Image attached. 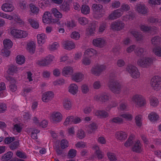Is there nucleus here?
<instances>
[{
  "instance_id": "1",
  "label": "nucleus",
  "mask_w": 161,
  "mask_h": 161,
  "mask_svg": "<svg viewBox=\"0 0 161 161\" xmlns=\"http://www.w3.org/2000/svg\"><path fill=\"white\" fill-rule=\"evenodd\" d=\"M108 86L110 90L113 93L119 94L121 89V86L117 80L110 79L108 83Z\"/></svg>"
},
{
  "instance_id": "2",
  "label": "nucleus",
  "mask_w": 161,
  "mask_h": 161,
  "mask_svg": "<svg viewBox=\"0 0 161 161\" xmlns=\"http://www.w3.org/2000/svg\"><path fill=\"white\" fill-rule=\"evenodd\" d=\"M151 84L154 90L159 89L161 87V78L159 76H154L151 80Z\"/></svg>"
},
{
  "instance_id": "3",
  "label": "nucleus",
  "mask_w": 161,
  "mask_h": 161,
  "mask_svg": "<svg viewBox=\"0 0 161 161\" xmlns=\"http://www.w3.org/2000/svg\"><path fill=\"white\" fill-rule=\"evenodd\" d=\"M42 21L46 24H52L57 22L58 21L57 19L52 18L51 14L48 12H45L42 16Z\"/></svg>"
},
{
  "instance_id": "4",
  "label": "nucleus",
  "mask_w": 161,
  "mask_h": 161,
  "mask_svg": "<svg viewBox=\"0 0 161 161\" xmlns=\"http://www.w3.org/2000/svg\"><path fill=\"white\" fill-rule=\"evenodd\" d=\"M126 70L134 78H137L139 77L140 74L137 68L135 66L129 65L126 68Z\"/></svg>"
},
{
  "instance_id": "5",
  "label": "nucleus",
  "mask_w": 161,
  "mask_h": 161,
  "mask_svg": "<svg viewBox=\"0 0 161 161\" xmlns=\"http://www.w3.org/2000/svg\"><path fill=\"white\" fill-rule=\"evenodd\" d=\"M152 63L153 59L149 58L139 59L137 62L138 65L142 67H147L151 65Z\"/></svg>"
},
{
  "instance_id": "6",
  "label": "nucleus",
  "mask_w": 161,
  "mask_h": 161,
  "mask_svg": "<svg viewBox=\"0 0 161 161\" xmlns=\"http://www.w3.org/2000/svg\"><path fill=\"white\" fill-rule=\"evenodd\" d=\"M125 24L120 20H117L112 22L110 25L111 29L114 30H121L124 29Z\"/></svg>"
},
{
  "instance_id": "7",
  "label": "nucleus",
  "mask_w": 161,
  "mask_h": 161,
  "mask_svg": "<svg viewBox=\"0 0 161 161\" xmlns=\"http://www.w3.org/2000/svg\"><path fill=\"white\" fill-rule=\"evenodd\" d=\"M133 98L136 104L138 107L143 106L145 104V101L144 98L140 95H136Z\"/></svg>"
},
{
  "instance_id": "8",
  "label": "nucleus",
  "mask_w": 161,
  "mask_h": 161,
  "mask_svg": "<svg viewBox=\"0 0 161 161\" xmlns=\"http://www.w3.org/2000/svg\"><path fill=\"white\" fill-rule=\"evenodd\" d=\"M94 98L97 101L104 103L109 100L110 98V96L109 94L105 93L101 95H96Z\"/></svg>"
},
{
  "instance_id": "9",
  "label": "nucleus",
  "mask_w": 161,
  "mask_h": 161,
  "mask_svg": "<svg viewBox=\"0 0 161 161\" xmlns=\"http://www.w3.org/2000/svg\"><path fill=\"white\" fill-rule=\"evenodd\" d=\"M123 14V13L120 8L114 10L108 16L109 19L111 20L117 19L121 17Z\"/></svg>"
},
{
  "instance_id": "10",
  "label": "nucleus",
  "mask_w": 161,
  "mask_h": 161,
  "mask_svg": "<svg viewBox=\"0 0 161 161\" xmlns=\"http://www.w3.org/2000/svg\"><path fill=\"white\" fill-rule=\"evenodd\" d=\"M54 57L51 55H49L46 58L39 62V64L42 66H45L48 65L53 60Z\"/></svg>"
},
{
  "instance_id": "11",
  "label": "nucleus",
  "mask_w": 161,
  "mask_h": 161,
  "mask_svg": "<svg viewBox=\"0 0 161 161\" xmlns=\"http://www.w3.org/2000/svg\"><path fill=\"white\" fill-rule=\"evenodd\" d=\"M135 8L136 11L139 13L145 14L147 13V7L144 5L141 4H137Z\"/></svg>"
},
{
  "instance_id": "12",
  "label": "nucleus",
  "mask_w": 161,
  "mask_h": 161,
  "mask_svg": "<svg viewBox=\"0 0 161 161\" xmlns=\"http://www.w3.org/2000/svg\"><path fill=\"white\" fill-rule=\"evenodd\" d=\"M105 69V67L103 65H97L94 68L92 69L91 71L93 74L97 75L99 74Z\"/></svg>"
},
{
  "instance_id": "13",
  "label": "nucleus",
  "mask_w": 161,
  "mask_h": 161,
  "mask_svg": "<svg viewBox=\"0 0 161 161\" xmlns=\"http://www.w3.org/2000/svg\"><path fill=\"white\" fill-rule=\"evenodd\" d=\"M62 115L59 112L53 114L51 116L52 121L56 123L60 122L62 120Z\"/></svg>"
},
{
  "instance_id": "14",
  "label": "nucleus",
  "mask_w": 161,
  "mask_h": 161,
  "mask_svg": "<svg viewBox=\"0 0 161 161\" xmlns=\"http://www.w3.org/2000/svg\"><path fill=\"white\" fill-rule=\"evenodd\" d=\"M63 45L65 49L71 50L75 47V44L71 41L67 40L63 42Z\"/></svg>"
},
{
  "instance_id": "15",
  "label": "nucleus",
  "mask_w": 161,
  "mask_h": 161,
  "mask_svg": "<svg viewBox=\"0 0 161 161\" xmlns=\"http://www.w3.org/2000/svg\"><path fill=\"white\" fill-rule=\"evenodd\" d=\"M53 92L49 91L45 93V94H44L42 100L44 102H48L53 97Z\"/></svg>"
},
{
  "instance_id": "16",
  "label": "nucleus",
  "mask_w": 161,
  "mask_h": 161,
  "mask_svg": "<svg viewBox=\"0 0 161 161\" xmlns=\"http://www.w3.org/2000/svg\"><path fill=\"white\" fill-rule=\"evenodd\" d=\"M93 44L96 47H102L105 44V41L101 38L94 39L93 41Z\"/></svg>"
},
{
  "instance_id": "17",
  "label": "nucleus",
  "mask_w": 161,
  "mask_h": 161,
  "mask_svg": "<svg viewBox=\"0 0 161 161\" xmlns=\"http://www.w3.org/2000/svg\"><path fill=\"white\" fill-rule=\"evenodd\" d=\"M36 45L34 42L32 41L27 44V50L31 54H33L35 51Z\"/></svg>"
},
{
  "instance_id": "18",
  "label": "nucleus",
  "mask_w": 161,
  "mask_h": 161,
  "mask_svg": "<svg viewBox=\"0 0 161 161\" xmlns=\"http://www.w3.org/2000/svg\"><path fill=\"white\" fill-rule=\"evenodd\" d=\"M2 8L3 11L5 12H11L14 9L12 4L7 3L3 4L2 6Z\"/></svg>"
},
{
  "instance_id": "19",
  "label": "nucleus",
  "mask_w": 161,
  "mask_h": 161,
  "mask_svg": "<svg viewBox=\"0 0 161 161\" xmlns=\"http://www.w3.org/2000/svg\"><path fill=\"white\" fill-rule=\"evenodd\" d=\"M116 136L117 139L121 141L125 140L127 137V134L122 131L117 132L116 134Z\"/></svg>"
},
{
  "instance_id": "20",
  "label": "nucleus",
  "mask_w": 161,
  "mask_h": 161,
  "mask_svg": "<svg viewBox=\"0 0 161 161\" xmlns=\"http://www.w3.org/2000/svg\"><path fill=\"white\" fill-rule=\"evenodd\" d=\"M103 7V6L100 4L94 3L92 5V9L96 13H100L102 11Z\"/></svg>"
},
{
  "instance_id": "21",
  "label": "nucleus",
  "mask_w": 161,
  "mask_h": 161,
  "mask_svg": "<svg viewBox=\"0 0 161 161\" xmlns=\"http://www.w3.org/2000/svg\"><path fill=\"white\" fill-rule=\"evenodd\" d=\"M69 88V92L73 95L76 94L78 92V86L75 84H71Z\"/></svg>"
},
{
  "instance_id": "22",
  "label": "nucleus",
  "mask_w": 161,
  "mask_h": 161,
  "mask_svg": "<svg viewBox=\"0 0 161 161\" xmlns=\"http://www.w3.org/2000/svg\"><path fill=\"white\" fill-rule=\"evenodd\" d=\"M4 47V48L10 49L13 46V43L9 39H5L3 42Z\"/></svg>"
},
{
  "instance_id": "23",
  "label": "nucleus",
  "mask_w": 161,
  "mask_h": 161,
  "mask_svg": "<svg viewBox=\"0 0 161 161\" xmlns=\"http://www.w3.org/2000/svg\"><path fill=\"white\" fill-rule=\"evenodd\" d=\"M82 75L79 73H75L72 76V79L76 82H79L82 80Z\"/></svg>"
},
{
  "instance_id": "24",
  "label": "nucleus",
  "mask_w": 161,
  "mask_h": 161,
  "mask_svg": "<svg viewBox=\"0 0 161 161\" xmlns=\"http://www.w3.org/2000/svg\"><path fill=\"white\" fill-rule=\"evenodd\" d=\"M18 69V68L14 65L11 64L8 70V73L9 75H13L14 73H17Z\"/></svg>"
},
{
  "instance_id": "25",
  "label": "nucleus",
  "mask_w": 161,
  "mask_h": 161,
  "mask_svg": "<svg viewBox=\"0 0 161 161\" xmlns=\"http://www.w3.org/2000/svg\"><path fill=\"white\" fill-rule=\"evenodd\" d=\"M97 52L92 48L87 49L85 52L84 55L86 56L87 55V58L91 57L93 56L94 54H97Z\"/></svg>"
},
{
  "instance_id": "26",
  "label": "nucleus",
  "mask_w": 161,
  "mask_h": 161,
  "mask_svg": "<svg viewBox=\"0 0 161 161\" xmlns=\"http://www.w3.org/2000/svg\"><path fill=\"white\" fill-rule=\"evenodd\" d=\"M132 150L134 152L139 153L141 151V143L139 141H138L132 147Z\"/></svg>"
},
{
  "instance_id": "27",
  "label": "nucleus",
  "mask_w": 161,
  "mask_h": 161,
  "mask_svg": "<svg viewBox=\"0 0 161 161\" xmlns=\"http://www.w3.org/2000/svg\"><path fill=\"white\" fill-rule=\"evenodd\" d=\"M95 114L101 118H106L108 116V113L104 110H98L96 112Z\"/></svg>"
},
{
  "instance_id": "28",
  "label": "nucleus",
  "mask_w": 161,
  "mask_h": 161,
  "mask_svg": "<svg viewBox=\"0 0 161 161\" xmlns=\"http://www.w3.org/2000/svg\"><path fill=\"white\" fill-rule=\"evenodd\" d=\"M73 72L72 68L70 66H67L64 67L62 71V74L64 75H71Z\"/></svg>"
},
{
  "instance_id": "29",
  "label": "nucleus",
  "mask_w": 161,
  "mask_h": 161,
  "mask_svg": "<svg viewBox=\"0 0 161 161\" xmlns=\"http://www.w3.org/2000/svg\"><path fill=\"white\" fill-rule=\"evenodd\" d=\"M131 33L138 41L140 40L142 38V35L141 32L137 31H131Z\"/></svg>"
},
{
  "instance_id": "30",
  "label": "nucleus",
  "mask_w": 161,
  "mask_h": 161,
  "mask_svg": "<svg viewBox=\"0 0 161 161\" xmlns=\"http://www.w3.org/2000/svg\"><path fill=\"white\" fill-rule=\"evenodd\" d=\"M12 155L13 153L11 152H8L2 156L1 159L3 161H7L11 158Z\"/></svg>"
},
{
  "instance_id": "31",
  "label": "nucleus",
  "mask_w": 161,
  "mask_h": 161,
  "mask_svg": "<svg viewBox=\"0 0 161 161\" xmlns=\"http://www.w3.org/2000/svg\"><path fill=\"white\" fill-rule=\"evenodd\" d=\"M61 9L64 12H68L70 9L69 4L66 2H64L60 6Z\"/></svg>"
},
{
  "instance_id": "32",
  "label": "nucleus",
  "mask_w": 161,
  "mask_h": 161,
  "mask_svg": "<svg viewBox=\"0 0 161 161\" xmlns=\"http://www.w3.org/2000/svg\"><path fill=\"white\" fill-rule=\"evenodd\" d=\"M148 118L152 122L156 121L158 118V116L155 112L151 113L148 115Z\"/></svg>"
},
{
  "instance_id": "33",
  "label": "nucleus",
  "mask_w": 161,
  "mask_h": 161,
  "mask_svg": "<svg viewBox=\"0 0 161 161\" xmlns=\"http://www.w3.org/2000/svg\"><path fill=\"white\" fill-rule=\"evenodd\" d=\"M28 21L32 27L35 29H37L38 28L39 24L37 21L31 18L29 19Z\"/></svg>"
},
{
  "instance_id": "34",
  "label": "nucleus",
  "mask_w": 161,
  "mask_h": 161,
  "mask_svg": "<svg viewBox=\"0 0 161 161\" xmlns=\"http://www.w3.org/2000/svg\"><path fill=\"white\" fill-rule=\"evenodd\" d=\"M16 63L19 64H23L25 61V58L23 55H18L16 58Z\"/></svg>"
},
{
  "instance_id": "35",
  "label": "nucleus",
  "mask_w": 161,
  "mask_h": 161,
  "mask_svg": "<svg viewBox=\"0 0 161 161\" xmlns=\"http://www.w3.org/2000/svg\"><path fill=\"white\" fill-rule=\"evenodd\" d=\"M63 106L64 108L67 110L69 109L71 107V103L68 99H65L63 101Z\"/></svg>"
},
{
  "instance_id": "36",
  "label": "nucleus",
  "mask_w": 161,
  "mask_h": 161,
  "mask_svg": "<svg viewBox=\"0 0 161 161\" xmlns=\"http://www.w3.org/2000/svg\"><path fill=\"white\" fill-rule=\"evenodd\" d=\"M145 52V49L141 47L137 48L135 51L136 54L137 56L140 57L144 55Z\"/></svg>"
},
{
  "instance_id": "37",
  "label": "nucleus",
  "mask_w": 161,
  "mask_h": 161,
  "mask_svg": "<svg viewBox=\"0 0 161 161\" xmlns=\"http://www.w3.org/2000/svg\"><path fill=\"white\" fill-rule=\"evenodd\" d=\"M139 26L141 30H157L156 27L154 28L150 26H148L145 25L141 24Z\"/></svg>"
},
{
  "instance_id": "38",
  "label": "nucleus",
  "mask_w": 161,
  "mask_h": 161,
  "mask_svg": "<svg viewBox=\"0 0 161 161\" xmlns=\"http://www.w3.org/2000/svg\"><path fill=\"white\" fill-rule=\"evenodd\" d=\"M110 123H114L117 124H121L123 123V120L120 118L119 117H114L111 119L110 121Z\"/></svg>"
},
{
  "instance_id": "39",
  "label": "nucleus",
  "mask_w": 161,
  "mask_h": 161,
  "mask_svg": "<svg viewBox=\"0 0 161 161\" xmlns=\"http://www.w3.org/2000/svg\"><path fill=\"white\" fill-rule=\"evenodd\" d=\"M97 129L96 124L94 123H92L88 125V132L89 134H90L93 132V130H95Z\"/></svg>"
},
{
  "instance_id": "40",
  "label": "nucleus",
  "mask_w": 161,
  "mask_h": 161,
  "mask_svg": "<svg viewBox=\"0 0 161 161\" xmlns=\"http://www.w3.org/2000/svg\"><path fill=\"white\" fill-rule=\"evenodd\" d=\"M76 151L74 149H71L69 151L67 156L69 158H73L76 155Z\"/></svg>"
},
{
  "instance_id": "41",
  "label": "nucleus",
  "mask_w": 161,
  "mask_h": 161,
  "mask_svg": "<svg viewBox=\"0 0 161 161\" xmlns=\"http://www.w3.org/2000/svg\"><path fill=\"white\" fill-rule=\"evenodd\" d=\"M90 11V9L88 6L86 5L82 6L81 12L82 14H87L89 13Z\"/></svg>"
},
{
  "instance_id": "42",
  "label": "nucleus",
  "mask_w": 161,
  "mask_h": 161,
  "mask_svg": "<svg viewBox=\"0 0 161 161\" xmlns=\"http://www.w3.org/2000/svg\"><path fill=\"white\" fill-rule=\"evenodd\" d=\"M52 12L55 17L59 19L62 17V14L59 12L56 8H53L52 10Z\"/></svg>"
},
{
  "instance_id": "43",
  "label": "nucleus",
  "mask_w": 161,
  "mask_h": 161,
  "mask_svg": "<svg viewBox=\"0 0 161 161\" xmlns=\"http://www.w3.org/2000/svg\"><path fill=\"white\" fill-rule=\"evenodd\" d=\"M52 12L55 17L59 19L62 17V14L59 12L56 8H53L52 10Z\"/></svg>"
},
{
  "instance_id": "44",
  "label": "nucleus",
  "mask_w": 161,
  "mask_h": 161,
  "mask_svg": "<svg viewBox=\"0 0 161 161\" xmlns=\"http://www.w3.org/2000/svg\"><path fill=\"white\" fill-rule=\"evenodd\" d=\"M52 12L55 17L59 19L62 17V14L59 12L56 8H53L52 10Z\"/></svg>"
},
{
  "instance_id": "45",
  "label": "nucleus",
  "mask_w": 161,
  "mask_h": 161,
  "mask_svg": "<svg viewBox=\"0 0 161 161\" xmlns=\"http://www.w3.org/2000/svg\"><path fill=\"white\" fill-rule=\"evenodd\" d=\"M154 53L157 56L161 57V47L156 46L153 50Z\"/></svg>"
},
{
  "instance_id": "46",
  "label": "nucleus",
  "mask_w": 161,
  "mask_h": 161,
  "mask_svg": "<svg viewBox=\"0 0 161 161\" xmlns=\"http://www.w3.org/2000/svg\"><path fill=\"white\" fill-rule=\"evenodd\" d=\"M107 155L110 161H115L117 160L116 155L114 153L108 152L107 153Z\"/></svg>"
},
{
  "instance_id": "47",
  "label": "nucleus",
  "mask_w": 161,
  "mask_h": 161,
  "mask_svg": "<svg viewBox=\"0 0 161 161\" xmlns=\"http://www.w3.org/2000/svg\"><path fill=\"white\" fill-rule=\"evenodd\" d=\"M30 9L31 11L34 14H37L39 12V9L38 8L36 7L33 4H30Z\"/></svg>"
},
{
  "instance_id": "48",
  "label": "nucleus",
  "mask_w": 161,
  "mask_h": 161,
  "mask_svg": "<svg viewBox=\"0 0 161 161\" xmlns=\"http://www.w3.org/2000/svg\"><path fill=\"white\" fill-rule=\"evenodd\" d=\"M158 99L155 97H151L150 98V104L153 107L156 106L158 104Z\"/></svg>"
},
{
  "instance_id": "49",
  "label": "nucleus",
  "mask_w": 161,
  "mask_h": 161,
  "mask_svg": "<svg viewBox=\"0 0 161 161\" xmlns=\"http://www.w3.org/2000/svg\"><path fill=\"white\" fill-rule=\"evenodd\" d=\"M11 17L12 19H10V20L14 19L20 25L24 24V21H22L18 17V16L16 14L14 15L13 16H11Z\"/></svg>"
},
{
  "instance_id": "50",
  "label": "nucleus",
  "mask_w": 161,
  "mask_h": 161,
  "mask_svg": "<svg viewBox=\"0 0 161 161\" xmlns=\"http://www.w3.org/2000/svg\"><path fill=\"white\" fill-rule=\"evenodd\" d=\"M77 136L79 138L82 139L85 136L86 134L84 131L80 129L78 130Z\"/></svg>"
},
{
  "instance_id": "51",
  "label": "nucleus",
  "mask_w": 161,
  "mask_h": 161,
  "mask_svg": "<svg viewBox=\"0 0 161 161\" xmlns=\"http://www.w3.org/2000/svg\"><path fill=\"white\" fill-rule=\"evenodd\" d=\"M97 23L96 22H92L88 25V29L89 30H95L97 26Z\"/></svg>"
},
{
  "instance_id": "52",
  "label": "nucleus",
  "mask_w": 161,
  "mask_h": 161,
  "mask_svg": "<svg viewBox=\"0 0 161 161\" xmlns=\"http://www.w3.org/2000/svg\"><path fill=\"white\" fill-rule=\"evenodd\" d=\"M16 155L19 158L25 159L27 158L26 154L25 153L21 152L19 150L17 151L16 153Z\"/></svg>"
},
{
  "instance_id": "53",
  "label": "nucleus",
  "mask_w": 161,
  "mask_h": 161,
  "mask_svg": "<svg viewBox=\"0 0 161 161\" xmlns=\"http://www.w3.org/2000/svg\"><path fill=\"white\" fill-rule=\"evenodd\" d=\"M67 26L69 28V29L71 30L76 25V24L73 21H67L66 24Z\"/></svg>"
},
{
  "instance_id": "54",
  "label": "nucleus",
  "mask_w": 161,
  "mask_h": 161,
  "mask_svg": "<svg viewBox=\"0 0 161 161\" xmlns=\"http://www.w3.org/2000/svg\"><path fill=\"white\" fill-rule=\"evenodd\" d=\"M19 145V141H15L10 144L9 146V147L11 149L14 150L17 148Z\"/></svg>"
},
{
  "instance_id": "55",
  "label": "nucleus",
  "mask_w": 161,
  "mask_h": 161,
  "mask_svg": "<svg viewBox=\"0 0 161 161\" xmlns=\"http://www.w3.org/2000/svg\"><path fill=\"white\" fill-rule=\"evenodd\" d=\"M123 13L124 11H127L130 9V7L129 5L127 4H122L120 8Z\"/></svg>"
},
{
  "instance_id": "56",
  "label": "nucleus",
  "mask_w": 161,
  "mask_h": 161,
  "mask_svg": "<svg viewBox=\"0 0 161 161\" xmlns=\"http://www.w3.org/2000/svg\"><path fill=\"white\" fill-rule=\"evenodd\" d=\"M54 149L58 155H62L64 152V150L61 149L58 145H55L54 147Z\"/></svg>"
},
{
  "instance_id": "57",
  "label": "nucleus",
  "mask_w": 161,
  "mask_h": 161,
  "mask_svg": "<svg viewBox=\"0 0 161 161\" xmlns=\"http://www.w3.org/2000/svg\"><path fill=\"white\" fill-rule=\"evenodd\" d=\"M141 116L139 115L135 118V122L137 126L140 127L142 125Z\"/></svg>"
},
{
  "instance_id": "58",
  "label": "nucleus",
  "mask_w": 161,
  "mask_h": 161,
  "mask_svg": "<svg viewBox=\"0 0 161 161\" xmlns=\"http://www.w3.org/2000/svg\"><path fill=\"white\" fill-rule=\"evenodd\" d=\"M59 46V44L57 42H55L49 46V49L51 51H54L57 49Z\"/></svg>"
},
{
  "instance_id": "59",
  "label": "nucleus",
  "mask_w": 161,
  "mask_h": 161,
  "mask_svg": "<svg viewBox=\"0 0 161 161\" xmlns=\"http://www.w3.org/2000/svg\"><path fill=\"white\" fill-rule=\"evenodd\" d=\"M60 146L61 148L64 149L68 146V142L65 139H63L61 142Z\"/></svg>"
},
{
  "instance_id": "60",
  "label": "nucleus",
  "mask_w": 161,
  "mask_h": 161,
  "mask_svg": "<svg viewBox=\"0 0 161 161\" xmlns=\"http://www.w3.org/2000/svg\"><path fill=\"white\" fill-rule=\"evenodd\" d=\"M79 23L82 25H85L87 24L88 21L87 18L85 17H80L78 19Z\"/></svg>"
},
{
  "instance_id": "61",
  "label": "nucleus",
  "mask_w": 161,
  "mask_h": 161,
  "mask_svg": "<svg viewBox=\"0 0 161 161\" xmlns=\"http://www.w3.org/2000/svg\"><path fill=\"white\" fill-rule=\"evenodd\" d=\"M73 119V116H72L68 117L64 122V125H67L69 124L70 122V124H72L73 122L72 121V119Z\"/></svg>"
},
{
  "instance_id": "62",
  "label": "nucleus",
  "mask_w": 161,
  "mask_h": 161,
  "mask_svg": "<svg viewBox=\"0 0 161 161\" xmlns=\"http://www.w3.org/2000/svg\"><path fill=\"white\" fill-rule=\"evenodd\" d=\"M132 139L133 137L132 136H130L125 142L124 143V145L126 147L131 145L133 142Z\"/></svg>"
},
{
  "instance_id": "63",
  "label": "nucleus",
  "mask_w": 161,
  "mask_h": 161,
  "mask_svg": "<svg viewBox=\"0 0 161 161\" xmlns=\"http://www.w3.org/2000/svg\"><path fill=\"white\" fill-rule=\"evenodd\" d=\"M148 3L152 5H160L161 3V0H149Z\"/></svg>"
},
{
  "instance_id": "64",
  "label": "nucleus",
  "mask_w": 161,
  "mask_h": 161,
  "mask_svg": "<svg viewBox=\"0 0 161 161\" xmlns=\"http://www.w3.org/2000/svg\"><path fill=\"white\" fill-rule=\"evenodd\" d=\"M9 49L4 48L2 49L1 52L3 56L6 57L9 56L10 54V52L8 50Z\"/></svg>"
}]
</instances>
